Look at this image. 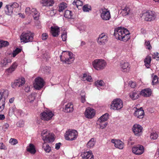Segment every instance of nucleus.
Listing matches in <instances>:
<instances>
[{
  "label": "nucleus",
  "instance_id": "1",
  "mask_svg": "<svg viewBox=\"0 0 159 159\" xmlns=\"http://www.w3.org/2000/svg\"><path fill=\"white\" fill-rule=\"evenodd\" d=\"M114 35L117 39L124 42L128 40L130 38V33L128 30L121 27L115 29Z\"/></svg>",
  "mask_w": 159,
  "mask_h": 159
},
{
  "label": "nucleus",
  "instance_id": "2",
  "mask_svg": "<svg viewBox=\"0 0 159 159\" xmlns=\"http://www.w3.org/2000/svg\"><path fill=\"white\" fill-rule=\"evenodd\" d=\"M34 35V34L30 31H28L26 32L23 33L20 36L21 42L24 43L32 42Z\"/></svg>",
  "mask_w": 159,
  "mask_h": 159
},
{
  "label": "nucleus",
  "instance_id": "3",
  "mask_svg": "<svg viewBox=\"0 0 159 159\" xmlns=\"http://www.w3.org/2000/svg\"><path fill=\"white\" fill-rule=\"evenodd\" d=\"M41 136L43 140L45 143H51L53 142L54 140L53 135L48 132L46 130H44L41 133Z\"/></svg>",
  "mask_w": 159,
  "mask_h": 159
},
{
  "label": "nucleus",
  "instance_id": "4",
  "mask_svg": "<svg viewBox=\"0 0 159 159\" xmlns=\"http://www.w3.org/2000/svg\"><path fill=\"white\" fill-rule=\"evenodd\" d=\"M93 65L95 69H103L106 65V61L101 59H97L94 60L93 62Z\"/></svg>",
  "mask_w": 159,
  "mask_h": 159
},
{
  "label": "nucleus",
  "instance_id": "5",
  "mask_svg": "<svg viewBox=\"0 0 159 159\" xmlns=\"http://www.w3.org/2000/svg\"><path fill=\"white\" fill-rule=\"evenodd\" d=\"M123 106L122 100L120 99L114 100L111 102L110 106V108L113 110H119L121 109Z\"/></svg>",
  "mask_w": 159,
  "mask_h": 159
},
{
  "label": "nucleus",
  "instance_id": "6",
  "mask_svg": "<svg viewBox=\"0 0 159 159\" xmlns=\"http://www.w3.org/2000/svg\"><path fill=\"white\" fill-rule=\"evenodd\" d=\"M143 16L144 20L146 21H151L155 20L156 17V14L154 11H148L144 13Z\"/></svg>",
  "mask_w": 159,
  "mask_h": 159
},
{
  "label": "nucleus",
  "instance_id": "7",
  "mask_svg": "<svg viewBox=\"0 0 159 159\" xmlns=\"http://www.w3.org/2000/svg\"><path fill=\"white\" fill-rule=\"evenodd\" d=\"M78 135L77 131L75 130H68L66 131L65 137L66 140H75Z\"/></svg>",
  "mask_w": 159,
  "mask_h": 159
},
{
  "label": "nucleus",
  "instance_id": "8",
  "mask_svg": "<svg viewBox=\"0 0 159 159\" xmlns=\"http://www.w3.org/2000/svg\"><path fill=\"white\" fill-rule=\"evenodd\" d=\"M66 58H62V56L60 55V57L61 61L66 64H69L72 63L74 60L73 54L70 52H66Z\"/></svg>",
  "mask_w": 159,
  "mask_h": 159
},
{
  "label": "nucleus",
  "instance_id": "9",
  "mask_svg": "<svg viewBox=\"0 0 159 159\" xmlns=\"http://www.w3.org/2000/svg\"><path fill=\"white\" fill-rule=\"evenodd\" d=\"M44 82L43 79L39 77L36 78L34 84V87L36 89L39 90L44 86Z\"/></svg>",
  "mask_w": 159,
  "mask_h": 159
},
{
  "label": "nucleus",
  "instance_id": "10",
  "mask_svg": "<svg viewBox=\"0 0 159 159\" xmlns=\"http://www.w3.org/2000/svg\"><path fill=\"white\" fill-rule=\"evenodd\" d=\"M132 152L134 154L140 155L142 154L144 151V148L143 146L140 145L134 146L132 148Z\"/></svg>",
  "mask_w": 159,
  "mask_h": 159
},
{
  "label": "nucleus",
  "instance_id": "11",
  "mask_svg": "<svg viewBox=\"0 0 159 159\" xmlns=\"http://www.w3.org/2000/svg\"><path fill=\"white\" fill-rule=\"evenodd\" d=\"M143 128L139 125L135 124L133 128V131L136 136H140L142 133Z\"/></svg>",
  "mask_w": 159,
  "mask_h": 159
},
{
  "label": "nucleus",
  "instance_id": "12",
  "mask_svg": "<svg viewBox=\"0 0 159 159\" xmlns=\"http://www.w3.org/2000/svg\"><path fill=\"white\" fill-rule=\"evenodd\" d=\"M53 115L52 111H47L42 113L41 118L44 120H48L52 119Z\"/></svg>",
  "mask_w": 159,
  "mask_h": 159
},
{
  "label": "nucleus",
  "instance_id": "13",
  "mask_svg": "<svg viewBox=\"0 0 159 159\" xmlns=\"http://www.w3.org/2000/svg\"><path fill=\"white\" fill-rule=\"evenodd\" d=\"M25 78L21 77L20 78L16 80L13 83H12L11 86L13 88H15L16 86L19 87L23 85L25 83Z\"/></svg>",
  "mask_w": 159,
  "mask_h": 159
},
{
  "label": "nucleus",
  "instance_id": "14",
  "mask_svg": "<svg viewBox=\"0 0 159 159\" xmlns=\"http://www.w3.org/2000/svg\"><path fill=\"white\" fill-rule=\"evenodd\" d=\"M108 37L107 36L102 33L99 35L98 39V43L100 45H103L107 41Z\"/></svg>",
  "mask_w": 159,
  "mask_h": 159
},
{
  "label": "nucleus",
  "instance_id": "15",
  "mask_svg": "<svg viewBox=\"0 0 159 159\" xmlns=\"http://www.w3.org/2000/svg\"><path fill=\"white\" fill-rule=\"evenodd\" d=\"M134 114L137 118L139 119L143 118L144 117V112L142 107H141L139 109L136 108L134 110Z\"/></svg>",
  "mask_w": 159,
  "mask_h": 159
},
{
  "label": "nucleus",
  "instance_id": "16",
  "mask_svg": "<svg viewBox=\"0 0 159 159\" xmlns=\"http://www.w3.org/2000/svg\"><path fill=\"white\" fill-rule=\"evenodd\" d=\"M101 17L102 19L104 20H109L111 17L109 11L106 9L102 10L101 12Z\"/></svg>",
  "mask_w": 159,
  "mask_h": 159
},
{
  "label": "nucleus",
  "instance_id": "17",
  "mask_svg": "<svg viewBox=\"0 0 159 159\" xmlns=\"http://www.w3.org/2000/svg\"><path fill=\"white\" fill-rule=\"evenodd\" d=\"M85 116L88 118H91L95 115V111L92 108H87L85 112Z\"/></svg>",
  "mask_w": 159,
  "mask_h": 159
},
{
  "label": "nucleus",
  "instance_id": "18",
  "mask_svg": "<svg viewBox=\"0 0 159 159\" xmlns=\"http://www.w3.org/2000/svg\"><path fill=\"white\" fill-rule=\"evenodd\" d=\"M111 143L114 144L115 147L120 149H122L124 147L123 143L120 140L112 139L111 140Z\"/></svg>",
  "mask_w": 159,
  "mask_h": 159
},
{
  "label": "nucleus",
  "instance_id": "19",
  "mask_svg": "<svg viewBox=\"0 0 159 159\" xmlns=\"http://www.w3.org/2000/svg\"><path fill=\"white\" fill-rule=\"evenodd\" d=\"M81 156L84 159H93V156L91 151L82 152Z\"/></svg>",
  "mask_w": 159,
  "mask_h": 159
},
{
  "label": "nucleus",
  "instance_id": "20",
  "mask_svg": "<svg viewBox=\"0 0 159 159\" xmlns=\"http://www.w3.org/2000/svg\"><path fill=\"white\" fill-rule=\"evenodd\" d=\"M8 95L7 90H4L3 92H0V103H5L6 98Z\"/></svg>",
  "mask_w": 159,
  "mask_h": 159
},
{
  "label": "nucleus",
  "instance_id": "21",
  "mask_svg": "<svg viewBox=\"0 0 159 159\" xmlns=\"http://www.w3.org/2000/svg\"><path fill=\"white\" fill-rule=\"evenodd\" d=\"M51 33L53 37H57L59 34V28L57 26H52L51 27Z\"/></svg>",
  "mask_w": 159,
  "mask_h": 159
},
{
  "label": "nucleus",
  "instance_id": "22",
  "mask_svg": "<svg viewBox=\"0 0 159 159\" xmlns=\"http://www.w3.org/2000/svg\"><path fill=\"white\" fill-rule=\"evenodd\" d=\"M152 93L151 90L150 89H145L142 90L140 93V94L145 97L150 96Z\"/></svg>",
  "mask_w": 159,
  "mask_h": 159
},
{
  "label": "nucleus",
  "instance_id": "23",
  "mask_svg": "<svg viewBox=\"0 0 159 159\" xmlns=\"http://www.w3.org/2000/svg\"><path fill=\"white\" fill-rule=\"evenodd\" d=\"M73 105L71 102L69 103L65 106L64 111L66 112H71L73 110Z\"/></svg>",
  "mask_w": 159,
  "mask_h": 159
},
{
  "label": "nucleus",
  "instance_id": "24",
  "mask_svg": "<svg viewBox=\"0 0 159 159\" xmlns=\"http://www.w3.org/2000/svg\"><path fill=\"white\" fill-rule=\"evenodd\" d=\"M139 94H140V93L139 91L134 90L130 93L129 97L133 100H135L138 98L139 97Z\"/></svg>",
  "mask_w": 159,
  "mask_h": 159
},
{
  "label": "nucleus",
  "instance_id": "25",
  "mask_svg": "<svg viewBox=\"0 0 159 159\" xmlns=\"http://www.w3.org/2000/svg\"><path fill=\"white\" fill-rule=\"evenodd\" d=\"M41 3L44 6H52L54 2L53 0H42Z\"/></svg>",
  "mask_w": 159,
  "mask_h": 159
},
{
  "label": "nucleus",
  "instance_id": "26",
  "mask_svg": "<svg viewBox=\"0 0 159 159\" xmlns=\"http://www.w3.org/2000/svg\"><path fill=\"white\" fill-rule=\"evenodd\" d=\"M27 150L32 154H34L36 152L35 146L31 143L30 144L29 146L27 147Z\"/></svg>",
  "mask_w": 159,
  "mask_h": 159
},
{
  "label": "nucleus",
  "instance_id": "27",
  "mask_svg": "<svg viewBox=\"0 0 159 159\" xmlns=\"http://www.w3.org/2000/svg\"><path fill=\"white\" fill-rule=\"evenodd\" d=\"M5 11L6 14L8 15H11L12 14L14 11L11 6L9 4L6 5Z\"/></svg>",
  "mask_w": 159,
  "mask_h": 159
},
{
  "label": "nucleus",
  "instance_id": "28",
  "mask_svg": "<svg viewBox=\"0 0 159 159\" xmlns=\"http://www.w3.org/2000/svg\"><path fill=\"white\" fill-rule=\"evenodd\" d=\"M34 18L35 20H38L39 18V13L35 8H33L31 10Z\"/></svg>",
  "mask_w": 159,
  "mask_h": 159
},
{
  "label": "nucleus",
  "instance_id": "29",
  "mask_svg": "<svg viewBox=\"0 0 159 159\" xmlns=\"http://www.w3.org/2000/svg\"><path fill=\"white\" fill-rule=\"evenodd\" d=\"M120 64L121 68L123 70H129L130 68L129 64L128 62L122 61L120 63Z\"/></svg>",
  "mask_w": 159,
  "mask_h": 159
},
{
  "label": "nucleus",
  "instance_id": "30",
  "mask_svg": "<svg viewBox=\"0 0 159 159\" xmlns=\"http://www.w3.org/2000/svg\"><path fill=\"white\" fill-rule=\"evenodd\" d=\"M108 114L105 113L98 119V121L100 123H102V122L107 121L108 119Z\"/></svg>",
  "mask_w": 159,
  "mask_h": 159
},
{
  "label": "nucleus",
  "instance_id": "31",
  "mask_svg": "<svg viewBox=\"0 0 159 159\" xmlns=\"http://www.w3.org/2000/svg\"><path fill=\"white\" fill-rule=\"evenodd\" d=\"M151 61V57L149 56H147L144 59L145 65L147 68L149 67Z\"/></svg>",
  "mask_w": 159,
  "mask_h": 159
},
{
  "label": "nucleus",
  "instance_id": "32",
  "mask_svg": "<svg viewBox=\"0 0 159 159\" xmlns=\"http://www.w3.org/2000/svg\"><path fill=\"white\" fill-rule=\"evenodd\" d=\"M130 11V8L127 6H125L122 8L121 12L123 16H125L129 14Z\"/></svg>",
  "mask_w": 159,
  "mask_h": 159
},
{
  "label": "nucleus",
  "instance_id": "33",
  "mask_svg": "<svg viewBox=\"0 0 159 159\" xmlns=\"http://www.w3.org/2000/svg\"><path fill=\"white\" fill-rule=\"evenodd\" d=\"M95 143V140L94 138H92L88 143L87 147L88 148H92Z\"/></svg>",
  "mask_w": 159,
  "mask_h": 159
},
{
  "label": "nucleus",
  "instance_id": "34",
  "mask_svg": "<svg viewBox=\"0 0 159 159\" xmlns=\"http://www.w3.org/2000/svg\"><path fill=\"white\" fill-rule=\"evenodd\" d=\"M36 94L35 93H31L28 96L27 101L28 102L31 103L34 101L35 98Z\"/></svg>",
  "mask_w": 159,
  "mask_h": 159
},
{
  "label": "nucleus",
  "instance_id": "35",
  "mask_svg": "<svg viewBox=\"0 0 159 159\" xmlns=\"http://www.w3.org/2000/svg\"><path fill=\"white\" fill-rule=\"evenodd\" d=\"M11 6L13 10L14 11L17 12V9L19 7V4L17 2H14L12 3L9 4Z\"/></svg>",
  "mask_w": 159,
  "mask_h": 159
},
{
  "label": "nucleus",
  "instance_id": "36",
  "mask_svg": "<svg viewBox=\"0 0 159 159\" xmlns=\"http://www.w3.org/2000/svg\"><path fill=\"white\" fill-rule=\"evenodd\" d=\"M64 16L66 18H71L72 16V12L68 10L66 11L64 14Z\"/></svg>",
  "mask_w": 159,
  "mask_h": 159
},
{
  "label": "nucleus",
  "instance_id": "37",
  "mask_svg": "<svg viewBox=\"0 0 159 159\" xmlns=\"http://www.w3.org/2000/svg\"><path fill=\"white\" fill-rule=\"evenodd\" d=\"M83 5V2L80 0H75L73 2V5H75L78 8L79 6H81Z\"/></svg>",
  "mask_w": 159,
  "mask_h": 159
},
{
  "label": "nucleus",
  "instance_id": "38",
  "mask_svg": "<svg viewBox=\"0 0 159 159\" xmlns=\"http://www.w3.org/2000/svg\"><path fill=\"white\" fill-rule=\"evenodd\" d=\"M67 7L66 4L65 3H61L59 5L58 11L59 12H61L64 10Z\"/></svg>",
  "mask_w": 159,
  "mask_h": 159
},
{
  "label": "nucleus",
  "instance_id": "39",
  "mask_svg": "<svg viewBox=\"0 0 159 159\" xmlns=\"http://www.w3.org/2000/svg\"><path fill=\"white\" fill-rule=\"evenodd\" d=\"M43 148H44V151L46 152L49 153L51 150V147L48 144L44 143L43 145Z\"/></svg>",
  "mask_w": 159,
  "mask_h": 159
},
{
  "label": "nucleus",
  "instance_id": "40",
  "mask_svg": "<svg viewBox=\"0 0 159 159\" xmlns=\"http://www.w3.org/2000/svg\"><path fill=\"white\" fill-rule=\"evenodd\" d=\"M82 79V80L83 81H84L85 80H85L89 82L91 81V80L92 79L91 76L89 75L87 76V74L86 73L84 74L83 78Z\"/></svg>",
  "mask_w": 159,
  "mask_h": 159
},
{
  "label": "nucleus",
  "instance_id": "41",
  "mask_svg": "<svg viewBox=\"0 0 159 159\" xmlns=\"http://www.w3.org/2000/svg\"><path fill=\"white\" fill-rule=\"evenodd\" d=\"M95 84L97 87H99L102 86L104 84V82L102 80H98L95 82Z\"/></svg>",
  "mask_w": 159,
  "mask_h": 159
},
{
  "label": "nucleus",
  "instance_id": "42",
  "mask_svg": "<svg viewBox=\"0 0 159 159\" xmlns=\"http://www.w3.org/2000/svg\"><path fill=\"white\" fill-rule=\"evenodd\" d=\"M150 138L153 139H156L158 137V135L156 132H153L151 133Z\"/></svg>",
  "mask_w": 159,
  "mask_h": 159
},
{
  "label": "nucleus",
  "instance_id": "43",
  "mask_svg": "<svg viewBox=\"0 0 159 159\" xmlns=\"http://www.w3.org/2000/svg\"><path fill=\"white\" fill-rule=\"evenodd\" d=\"M9 143L12 145H15L18 143L17 140L16 139L11 138L9 140Z\"/></svg>",
  "mask_w": 159,
  "mask_h": 159
},
{
  "label": "nucleus",
  "instance_id": "44",
  "mask_svg": "<svg viewBox=\"0 0 159 159\" xmlns=\"http://www.w3.org/2000/svg\"><path fill=\"white\" fill-rule=\"evenodd\" d=\"M83 10L84 11L88 12L91 10V7L87 5H85L83 8Z\"/></svg>",
  "mask_w": 159,
  "mask_h": 159
},
{
  "label": "nucleus",
  "instance_id": "45",
  "mask_svg": "<svg viewBox=\"0 0 159 159\" xmlns=\"http://www.w3.org/2000/svg\"><path fill=\"white\" fill-rule=\"evenodd\" d=\"M21 51V50L20 49L18 48H17L13 52L12 55L13 57H15Z\"/></svg>",
  "mask_w": 159,
  "mask_h": 159
},
{
  "label": "nucleus",
  "instance_id": "46",
  "mask_svg": "<svg viewBox=\"0 0 159 159\" xmlns=\"http://www.w3.org/2000/svg\"><path fill=\"white\" fill-rule=\"evenodd\" d=\"M146 47V48L149 50H150L152 47L150 44V42L149 41L145 40L144 43Z\"/></svg>",
  "mask_w": 159,
  "mask_h": 159
},
{
  "label": "nucleus",
  "instance_id": "47",
  "mask_svg": "<svg viewBox=\"0 0 159 159\" xmlns=\"http://www.w3.org/2000/svg\"><path fill=\"white\" fill-rule=\"evenodd\" d=\"M158 82V77L156 75H154L153 77V79L152 82V84L154 85Z\"/></svg>",
  "mask_w": 159,
  "mask_h": 159
},
{
  "label": "nucleus",
  "instance_id": "48",
  "mask_svg": "<svg viewBox=\"0 0 159 159\" xmlns=\"http://www.w3.org/2000/svg\"><path fill=\"white\" fill-rule=\"evenodd\" d=\"M152 55L153 58L156 59L157 60H159V53L156 52L152 54Z\"/></svg>",
  "mask_w": 159,
  "mask_h": 159
},
{
  "label": "nucleus",
  "instance_id": "49",
  "mask_svg": "<svg viewBox=\"0 0 159 159\" xmlns=\"http://www.w3.org/2000/svg\"><path fill=\"white\" fill-rule=\"evenodd\" d=\"M1 48L6 47L9 45V43L7 41L1 40Z\"/></svg>",
  "mask_w": 159,
  "mask_h": 159
},
{
  "label": "nucleus",
  "instance_id": "50",
  "mask_svg": "<svg viewBox=\"0 0 159 159\" xmlns=\"http://www.w3.org/2000/svg\"><path fill=\"white\" fill-rule=\"evenodd\" d=\"M24 122L23 121L21 120L18 121L16 124L19 127H23L24 125Z\"/></svg>",
  "mask_w": 159,
  "mask_h": 159
},
{
  "label": "nucleus",
  "instance_id": "51",
  "mask_svg": "<svg viewBox=\"0 0 159 159\" xmlns=\"http://www.w3.org/2000/svg\"><path fill=\"white\" fill-rule=\"evenodd\" d=\"M61 36L62 40L64 41H66L67 38L66 32L65 31L64 32L61 34Z\"/></svg>",
  "mask_w": 159,
  "mask_h": 159
},
{
  "label": "nucleus",
  "instance_id": "52",
  "mask_svg": "<svg viewBox=\"0 0 159 159\" xmlns=\"http://www.w3.org/2000/svg\"><path fill=\"white\" fill-rule=\"evenodd\" d=\"M5 103H0V112H2L4 109Z\"/></svg>",
  "mask_w": 159,
  "mask_h": 159
},
{
  "label": "nucleus",
  "instance_id": "53",
  "mask_svg": "<svg viewBox=\"0 0 159 159\" xmlns=\"http://www.w3.org/2000/svg\"><path fill=\"white\" fill-rule=\"evenodd\" d=\"M129 85L132 88H134L136 86L135 83L132 81H130L129 83Z\"/></svg>",
  "mask_w": 159,
  "mask_h": 159
},
{
  "label": "nucleus",
  "instance_id": "54",
  "mask_svg": "<svg viewBox=\"0 0 159 159\" xmlns=\"http://www.w3.org/2000/svg\"><path fill=\"white\" fill-rule=\"evenodd\" d=\"M42 39L43 40H46L48 37V34L47 33H43L42 34Z\"/></svg>",
  "mask_w": 159,
  "mask_h": 159
},
{
  "label": "nucleus",
  "instance_id": "55",
  "mask_svg": "<svg viewBox=\"0 0 159 159\" xmlns=\"http://www.w3.org/2000/svg\"><path fill=\"white\" fill-rule=\"evenodd\" d=\"M17 66V63L15 62L13 63L12 66H11L10 68V69H11V70L16 69V68Z\"/></svg>",
  "mask_w": 159,
  "mask_h": 159
},
{
  "label": "nucleus",
  "instance_id": "56",
  "mask_svg": "<svg viewBox=\"0 0 159 159\" xmlns=\"http://www.w3.org/2000/svg\"><path fill=\"white\" fill-rule=\"evenodd\" d=\"M25 12L28 15H29L31 14V11L30 8L27 7L26 8Z\"/></svg>",
  "mask_w": 159,
  "mask_h": 159
},
{
  "label": "nucleus",
  "instance_id": "57",
  "mask_svg": "<svg viewBox=\"0 0 159 159\" xmlns=\"http://www.w3.org/2000/svg\"><path fill=\"white\" fill-rule=\"evenodd\" d=\"M107 125V122L105 123L104 124H101L100 125V128L102 129L104 128Z\"/></svg>",
  "mask_w": 159,
  "mask_h": 159
},
{
  "label": "nucleus",
  "instance_id": "58",
  "mask_svg": "<svg viewBox=\"0 0 159 159\" xmlns=\"http://www.w3.org/2000/svg\"><path fill=\"white\" fill-rule=\"evenodd\" d=\"M0 149H5V147L2 143H0Z\"/></svg>",
  "mask_w": 159,
  "mask_h": 159
},
{
  "label": "nucleus",
  "instance_id": "59",
  "mask_svg": "<svg viewBox=\"0 0 159 159\" xmlns=\"http://www.w3.org/2000/svg\"><path fill=\"white\" fill-rule=\"evenodd\" d=\"M61 145V143H56L55 145V148L57 150L59 149L60 148Z\"/></svg>",
  "mask_w": 159,
  "mask_h": 159
},
{
  "label": "nucleus",
  "instance_id": "60",
  "mask_svg": "<svg viewBox=\"0 0 159 159\" xmlns=\"http://www.w3.org/2000/svg\"><path fill=\"white\" fill-rule=\"evenodd\" d=\"M43 59L46 60H47L49 58V57L47 54H44L43 55Z\"/></svg>",
  "mask_w": 159,
  "mask_h": 159
},
{
  "label": "nucleus",
  "instance_id": "61",
  "mask_svg": "<svg viewBox=\"0 0 159 159\" xmlns=\"http://www.w3.org/2000/svg\"><path fill=\"white\" fill-rule=\"evenodd\" d=\"M81 102L83 103H84L85 102V95L81 96Z\"/></svg>",
  "mask_w": 159,
  "mask_h": 159
},
{
  "label": "nucleus",
  "instance_id": "62",
  "mask_svg": "<svg viewBox=\"0 0 159 159\" xmlns=\"http://www.w3.org/2000/svg\"><path fill=\"white\" fill-rule=\"evenodd\" d=\"M30 87H26L25 88V90L26 92H28L30 91Z\"/></svg>",
  "mask_w": 159,
  "mask_h": 159
},
{
  "label": "nucleus",
  "instance_id": "63",
  "mask_svg": "<svg viewBox=\"0 0 159 159\" xmlns=\"http://www.w3.org/2000/svg\"><path fill=\"white\" fill-rule=\"evenodd\" d=\"M5 118V116L4 115H0V120H3Z\"/></svg>",
  "mask_w": 159,
  "mask_h": 159
},
{
  "label": "nucleus",
  "instance_id": "64",
  "mask_svg": "<svg viewBox=\"0 0 159 159\" xmlns=\"http://www.w3.org/2000/svg\"><path fill=\"white\" fill-rule=\"evenodd\" d=\"M9 126V125L7 123H5L3 125V127L6 129H7Z\"/></svg>",
  "mask_w": 159,
  "mask_h": 159
}]
</instances>
